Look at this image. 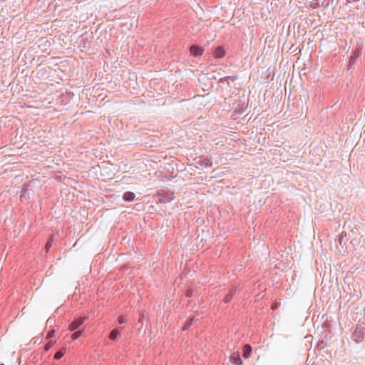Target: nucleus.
Segmentation results:
<instances>
[{
	"instance_id": "f257e3e1",
	"label": "nucleus",
	"mask_w": 365,
	"mask_h": 365,
	"mask_svg": "<svg viewBox=\"0 0 365 365\" xmlns=\"http://www.w3.org/2000/svg\"><path fill=\"white\" fill-rule=\"evenodd\" d=\"M155 197L160 203H168L174 199V192L169 190L160 189L157 191Z\"/></svg>"
},
{
	"instance_id": "f03ea898",
	"label": "nucleus",
	"mask_w": 365,
	"mask_h": 365,
	"mask_svg": "<svg viewBox=\"0 0 365 365\" xmlns=\"http://www.w3.org/2000/svg\"><path fill=\"white\" fill-rule=\"evenodd\" d=\"M88 318V317L83 316L74 319L73 321L69 324L68 329L71 331L77 330L86 322V320H87Z\"/></svg>"
},
{
	"instance_id": "7ed1b4c3",
	"label": "nucleus",
	"mask_w": 365,
	"mask_h": 365,
	"mask_svg": "<svg viewBox=\"0 0 365 365\" xmlns=\"http://www.w3.org/2000/svg\"><path fill=\"white\" fill-rule=\"evenodd\" d=\"M190 51L193 56L197 57L202 54L203 49L200 46H198L197 45H192L190 48Z\"/></svg>"
},
{
	"instance_id": "20e7f679",
	"label": "nucleus",
	"mask_w": 365,
	"mask_h": 365,
	"mask_svg": "<svg viewBox=\"0 0 365 365\" xmlns=\"http://www.w3.org/2000/svg\"><path fill=\"white\" fill-rule=\"evenodd\" d=\"M213 53L216 58H220L225 55V51L222 46H217L215 48Z\"/></svg>"
},
{
	"instance_id": "39448f33",
	"label": "nucleus",
	"mask_w": 365,
	"mask_h": 365,
	"mask_svg": "<svg viewBox=\"0 0 365 365\" xmlns=\"http://www.w3.org/2000/svg\"><path fill=\"white\" fill-rule=\"evenodd\" d=\"M135 197V195L133 192L127 191V192H124V194L123 195V200L127 201V202H132L134 200Z\"/></svg>"
},
{
	"instance_id": "423d86ee",
	"label": "nucleus",
	"mask_w": 365,
	"mask_h": 365,
	"mask_svg": "<svg viewBox=\"0 0 365 365\" xmlns=\"http://www.w3.org/2000/svg\"><path fill=\"white\" fill-rule=\"evenodd\" d=\"M230 360L232 363L237 364V365H241L242 364V361L240 357V355L238 354H233L232 356L230 357Z\"/></svg>"
},
{
	"instance_id": "0eeeda50",
	"label": "nucleus",
	"mask_w": 365,
	"mask_h": 365,
	"mask_svg": "<svg viewBox=\"0 0 365 365\" xmlns=\"http://www.w3.org/2000/svg\"><path fill=\"white\" fill-rule=\"evenodd\" d=\"M120 336V331L118 329H115L110 331L108 337L111 340H116L118 339V337Z\"/></svg>"
},
{
	"instance_id": "6e6552de",
	"label": "nucleus",
	"mask_w": 365,
	"mask_h": 365,
	"mask_svg": "<svg viewBox=\"0 0 365 365\" xmlns=\"http://www.w3.org/2000/svg\"><path fill=\"white\" fill-rule=\"evenodd\" d=\"M252 351V347L249 344H246L244 346L243 348V356L245 358H248L250 355V353Z\"/></svg>"
},
{
	"instance_id": "1a4fd4ad",
	"label": "nucleus",
	"mask_w": 365,
	"mask_h": 365,
	"mask_svg": "<svg viewBox=\"0 0 365 365\" xmlns=\"http://www.w3.org/2000/svg\"><path fill=\"white\" fill-rule=\"evenodd\" d=\"M65 353H66V349L65 348H62L61 349H60V350H58V351L56 352V354H54L53 358L56 360H58V359H61V357L65 354Z\"/></svg>"
},
{
	"instance_id": "9d476101",
	"label": "nucleus",
	"mask_w": 365,
	"mask_h": 365,
	"mask_svg": "<svg viewBox=\"0 0 365 365\" xmlns=\"http://www.w3.org/2000/svg\"><path fill=\"white\" fill-rule=\"evenodd\" d=\"M53 235H51L49 239L48 240L46 245H45V250H46V252H48L50 250V248L52 246V244H53Z\"/></svg>"
},
{
	"instance_id": "9b49d317",
	"label": "nucleus",
	"mask_w": 365,
	"mask_h": 365,
	"mask_svg": "<svg viewBox=\"0 0 365 365\" xmlns=\"http://www.w3.org/2000/svg\"><path fill=\"white\" fill-rule=\"evenodd\" d=\"M82 333H83V329H78V330L74 331L71 334V336L72 340H76L78 338H79L81 336Z\"/></svg>"
},
{
	"instance_id": "f8f14e48",
	"label": "nucleus",
	"mask_w": 365,
	"mask_h": 365,
	"mask_svg": "<svg viewBox=\"0 0 365 365\" xmlns=\"http://www.w3.org/2000/svg\"><path fill=\"white\" fill-rule=\"evenodd\" d=\"M56 343V340H51L44 345V350L48 351Z\"/></svg>"
},
{
	"instance_id": "ddd939ff",
	"label": "nucleus",
	"mask_w": 365,
	"mask_h": 365,
	"mask_svg": "<svg viewBox=\"0 0 365 365\" xmlns=\"http://www.w3.org/2000/svg\"><path fill=\"white\" fill-rule=\"evenodd\" d=\"M193 319H188L184 324L182 327V330H186L189 329V327L192 324Z\"/></svg>"
},
{
	"instance_id": "4468645a",
	"label": "nucleus",
	"mask_w": 365,
	"mask_h": 365,
	"mask_svg": "<svg viewBox=\"0 0 365 365\" xmlns=\"http://www.w3.org/2000/svg\"><path fill=\"white\" fill-rule=\"evenodd\" d=\"M118 322L120 324H125L127 321H126L125 317L121 315V316L118 317Z\"/></svg>"
},
{
	"instance_id": "2eb2a0df",
	"label": "nucleus",
	"mask_w": 365,
	"mask_h": 365,
	"mask_svg": "<svg viewBox=\"0 0 365 365\" xmlns=\"http://www.w3.org/2000/svg\"><path fill=\"white\" fill-rule=\"evenodd\" d=\"M54 334H55V329H51L48 331V333L47 334L46 339H48L52 338L54 336Z\"/></svg>"
},
{
	"instance_id": "dca6fc26",
	"label": "nucleus",
	"mask_w": 365,
	"mask_h": 365,
	"mask_svg": "<svg viewBox=\"0 0 365 365\" xmlns=\"http://www.w3.org/2000/svg\"><path fill=\"white\" fill-rule=\"evenodd\" d=\"M192 292H193L192 290H187V292H186L187 297H192Z\"/></svg>"
},
{
	"instance_id": "f3484780",
	"label": "nucleus",
	"mask_w": 365,
	"mask_h": 365,
	"mask_svg": "<svg viewBox=\"0 0 365 365\" xmlns=\"http://www.w3.org/2000/svg\"><path fill=\"white\" fill-rule=\"evenodd\" d=\"M224 301H225V302H228V294L225 296Z\"/></svg>"
},
{
	"instance_id": "a211bd4d",
	"label": "nucleus",
	"mask_w": 365,
	"mask_h": 365,
	"mask_svg": "<svg viewBox=\"0 0 365 365\" xmlns=\"http://www.w3.org/2000/svg\"><path fill=\"white\" fill-rule=\"evenodd\" d=\"M26 190L25 189V190H24V193H22V194L20 195V197H21V198L24 197V193L26 192Z\"/></svg>"
},
{
	"instance_id": "6ab92c4d",
	"label": "nucleus",
	"mask_w": 365,
	"mask_h": 365,
	"mask_svg": "<svg viewBox=\"0 0 365 365\" xmlns=\"http://www.w3.org/2000/svg\"><path fill=\"white\" fill-rule=\"evenodd\" d=\"M190 319H193V322H197V321L198 320V319H197V318H195V317H192V318H190Z\"/></svg>"
},
{
	"instance_id": "aec40b11",
	"label": "nucleus",
	"mask_w": 365,
	"mask_h": 365,
	"mask_svg": "<svg viewBox=\"0 0 365 365\" xmlns=\"http://www.w3.org/2000/svg\"><path fill=\"white\" fill-rule=\"evenodd\" d=\"M222 80H224V81H225L228 82V76H225V77H224V78H222Z\"/></svg>"
},
{
	"instance_id": "412c9836",
	"label": "nucleus",
	"mask_w": 365,
	"mask_h": 365,
	"mask_svg": "<svg viewBox=\"0 0 365 365\" xmlns=\"http://www.w3.org/2000/svg\"><path fill=\"white\" fill-rule=\"evenodd\" d=\"M0 365H4V364H0Z\"/></svg>"
}]
</instances>
